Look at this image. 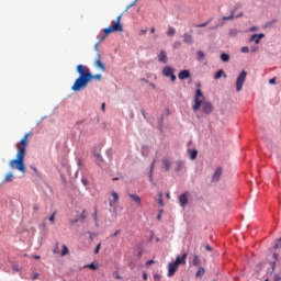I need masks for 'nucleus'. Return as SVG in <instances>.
Masks as SVG:
<instances>
[{
	"instance_id": "nucleus-1",
	"label": "nucleus",
	"mask_w": 281,
	"mask_h": 281,
	"mask_svg": "<svg viewBox=\"0 0 281 281\" xmlns=\"http://www.w3.org/2000/svg\"><path fill=\"white\" fill-rule=\"evenodd\" d=\"M30 134H25L23 138L16 144L18 153L15 159L10 160V168L19 170V172L25 173V153L30 140L27 139Z\"/></svg>"
},
{
	"instance_id": "nucleus-2",
	"label": "nucleus",
	"mask_w": 281,
	"mask_h": 281,
	"mask_svg": "<svg viewBox=\"0 0 281 281\" xmlns=\"http://www.w3.org/2000/svg\"><path fill=\"white\" fill-rule=\"evenodd\" d=\"M113 32H124V26H122V14L116 18V22L112 26L103 30L104 35H101L99 41L94 44V52H97V54H100V43L104 41L109 34H113Z\"/></svg>"
},
{
	"instance_id": "nucleus-3",
	"label": "nucleus",
	"mask_w": 281,
	"mask_h": 281,
	"mask_svg": "<svg viewBox=\"0 0 281 281\" xmlns=\"http://www.w3.org/2000/svg\"><path fill=\"white\" fill-rule=\"evenodd\" d=\"M205 100V97L203 95V92L201 89H196L195 97H194V104H193V111H199L202 106L203 113L206 115H210L214 111V106L210 102H203Z\"/></svg>"
},
{
	"instance_id": "nucleus-4",
	"label": "nucleus",
	"mask_w": 281,
	"mask_h": 281,
	"mask_svg": "<svg viewBox=\"0 0 281 281\" xmlns=\"http://www.w3.org/2000/svg\"><path fill=\"white\" fill-rule=\"evenodd\" d=\"M91 80L93 79H88L87 77H78L71 86V91H85V89H87Z\"/></svg>"
},
{
	"instance_id": "nucleus-5",
	"label": "nucleus",
	"mask_w": 281,
	"mask_h": 281,
	"mask_svg": "<svg viewBox=\"0 0 281 281\" xmlns=\"http://www.w3.org/2000/svg\"><path fill=\"white\" fill-rule=\"evenodd\" d=\"M77 72L79 74V78H88L93 80V74H91V70L85 65H78Z\"/></svg>"
},
{
	"instance_id": "nucleus-6",
	"label": "nucleus",
	"mask_w": 281,
	"mask_h": 281,
	"mask_svg": "<svg viewBox=\"0 0 281 281\" xmlns=\"http://www.w3.org/2000/svg\"><path fill=\"white\" fill-rule=\"evenodd\" d=\"M162 76H165V78H171V82H175L177 80V76L175 75V68L170 66H165L162 68Z\"/></svg>"
},
{
	"instance_id": "nucleus-7",
	"label": "nucleus",
	"mask_w": 281,
	"mask_h": 281,
	"mask_svg": "<svg viewBox=\"0 0 281 281\" xmlns=\"http://www.w3.org/2000/svg\"><path fill=\"white\" fill-rule=\"evenodd\" d=\"M246 78H247V71L243 70L240 72V75L238 76L237 81H236V89H237V91H241L243 90V85H245Z\"/></svg>"
},
{
	"instance_id": "nucleus-8",
	"label": "nucleus",
	"mask_w": 281,
	"mask_h": 281,
	"mask_svg": "<svg viewBox=\"0 0 281 281\" xmlns=\"http://www.w3.org/2000/svg\"><path fill=\"white\" fill-rule=\"evenodd\" d=\"M93 65L100 71H106V65L102 63V55L100 53L97 54V58L94 59Z\"/></svg>"
},
{
	"instance_id": "nucleus-9",
	"label": "nucleus",
	"mask_w": 281,
	"mask_h": 281,
	"mask_svg": "<svg viewBox=\"0 0 281 281\" xmlns=\"http://www.w3.org/2000/svg\"><path fill=\"white\" fill-rule=\"evenodd\" d=\"M190 196V193L188 191L181 193L178 198L180 207H188V199Z\"/></svg>"
},
{
	"instance_id": "nucleus-10",
	"label": "nucleus",
	"mask_w": 281,
	"mask_h": 281,
	"mask_svg": "<svg viewBox=\"0 0 281 281\" xmlns=\"http://www.w3.org/2000/svg\"><path fill=\"white\" fill-rule=\"evenodd\" d=\"M179 270V266L173 261L168 265V277L172 278L175 273Z\"/></svg>"
},
{
	"instance_id": "nucleus-11",
	"label": "nucleus",
	"mask_w": 281,
	"mask_h": 281,
	"mask_svg": "<svg viewBox=\"0 0 281 281\" xmlns=\"http://www.w3.org/2000/svg\"><path fill=\"white\" fill-rule=\"evenodd\" d=\"M158 60H159V63H164V65L168 64V54L166 53L165 49L160 50V53L158 55Z\"/></svg>"
},
{
	"instance_id": "nucleus-12",
	"label": "nucleus",
	"mask_w": 281,
	"mask_h": 281,
	"mask_svg": "<svg viewBox=\"0 0 281 281\" xmlns=\"http://www.w3.org/2000/svg\"><path fill=\"white\" fill-rule=\"evenodd\" d=\"M223 175V167H218L216 170H215V172H214V175H213V177H212V181H215V182H218V181H221V176Z\"/></svg>"
},
{
	"instance_id": "nucleus-13",
	"label": "nucleus",
	"mask_w": 281,
	"mask_h": 281,
	"mask_svg": "<svg viewBox=\"0 0 281 281\" xmlns=\"http://www.w3.org/2000/svg\"><path fill=\"white\" fill-rule=\"evenodd\" d=\"M187 258H188V252H184L181 257H177L176 261L173 262L179 267V265H186Z\"/></svg>"
},
{
	"instance_id": "nucleus-14",
	"label": "nucleus",
	"mask_w": 281,
	"mask_h": 281,
	"mask_svg": "<svg viewBox=\"0 0 281 281\" xmlns=\"http://www.w3.org/2000/svg\"><path fill=\"white\" fill-rule=\"evenodd\" d=\"M261 38H265V34L263 33H261V34H252L249 41H250V43L255 42L256 45H258L260 43Z\"/></svg>"
},
{
	"instance_id": "nucleus-15",
	"label": "nucleus",
	"mask_w": 281,
	"mask_h": 281,
	"mask_svg": "<svg viewBox=\"0 0 281 281\" xmlns=\"http://www.w3.org/2000/svg\"><path fill=\"white\" fill-rule=\"evenodd\" d=\"M162 166L165 168V172H169L170 171V166H172V162L170 161V158H162Z\"/></svg>"
},
{
	"instance_id": "nucleus-16",
	"label": "nucleus",
	"mask_w": 281,
	"mask_h": 281,
	"mask_svg": "<svg viewBox=\"0 0 281 281\" xmlns=\"http://www.w3.org/2000/svg\"><path fill=\"white\" fill-rule=\"evenodd\" d=\"M178 78L179 80H188V78H190V70H181L179 74H178Z\"/></svg>"
},
{
	"instance_id": "nucleus-17",
	"label": "nucleus",
	"mask_w": 281,
	"mask_h": 281,
	"mask_svg": "<svg viewBox=\"0 0 281 281\" xmlns=\"http://www.w3.org/2000/svg\"><path fill=\"white\" fill-rule=\"evenodd\" d=\"M175 166L176 172H181L186 168V162H183V160H178Z\"/></svg>"
},
{
	"instance_id": "nucleus-18",
	"label": "nucleus",
	"mask_w": 281,
	"mask_h": 281,
	"mask_svg": "<svg viewBox=\"0 0 281 281\" xmlns=\"http://www.w3.org/2000/svg\"><path fill=\"white\" fill-rule=\"evenodd\" d=\"M183 38V43H188L189 45L194 43V37H192V35H190L189 33H184L182 35Z\"/></svg>"
},
{
	"instance_id": "nucleus-19",
	"label": "nucleus",
	"mask_w": 281,
	"mask_h": 281,
	"mask_svg": "<svg viewBox=\"0 0 281 281\" xmlns=\"http://www.w3.org/2000/svg\"><path fill=\"white\" fill-rule=\"evenodd\" d=\"M128 196L136 205H142V198L139 195L130 193Z\"/></svg>"
},
{
	"instance_id": "nucleus-20",
	"label": "nucleus",
	"mask_w": 281,
	"mask_h": 281,
	"mask_svg": "<svg viewBox=\"0 0 281 281\" xmlns=\"http://www.w3.org/2000/svg\"><path fill=\"white\" fill-rule=\"evenodd\" d=\"M192 265L193 267H201V259L199 258V255H193Z\"/></svg>"
},
{
	"instance_id": "nucleus-21",
	"label": "nucleus",
	"mask_w": 281,
	"mask_h": 281,
	"mask_svg": "<svg viewBox=\"0 0 281 281\" xmlns=\"http://www.w3.org/2000/svg\"><path fill=\"white\" fill-rule=\"evenodd\" d=\"M189 154H190V159L192 160V161H194V159H196V157H198V155H199V150H196V149H189Z\"/></svg>"
},
{
	"instance_id": "nucleus-22",
	"label": "nucleus",
	"mask_w": 281,
	"mask_h": 281,
	"mask_svg": "<svg viewBox=\"0 0 281 281\" xmlns=\"http://www.w3.org/2000/svg\"><path fill=\"white\" fill-rule=\"evenodd\" d=\"M156 159L153 160L151 166H150V170H149V181L150 183H153V171L155 170V164H156Z\"/></svg>"
},
{
	"instance_id": "nucleus-23",
	"label": "nucleus",
	"mask_w": 281,
	"mask_h": 281,
	"mask_svg": "<svg viewBox=\"0 0 281 281\" xmlns=\"http://www.w3.org/2000/svg\"><path fill=\"white\" fill-rule=\"evenodd\" d=\"M202 276H205V268L199 267L195 278H201Z\"/></svg>"
},
{
	"instance_id": "nucleus-24",
	"label": "nucleus",
	"mask_w": 281,
	"mask_h": 281,
	"mask_svg": "<svg viewBox=\"0 0 281 281\" xmlns=\"http://www.w3.org/2000/svg\"><path fill=\"white\" fill-rule=\"evenodd\" d=\"M221 60L222 63H229V55L227 53H222Z\"/></svg>"
},
{
	"instance_id": "nucleus-25",
	"label": "nucleus",
	"mask_w": 281,
	"mask_h": 281,
	"mask_svg": "<svg viewBox=\"0 0 281 281\" xmlns=\"http://www.w3.org/2000/svg\"><path fill=\"white\" fill-rule=\"evenodd\" d=\"M13 177L14 176L12 173H7L4 177V183H12Z\"/></svg>"
},
{
	"instance_id": "nucleus-26",
	"label": "nucleus",
	"mask_w": 281,
	"mask_h": 281,
	"mask_svg": "<svg viewBox=\"0 0 281 281\" xmlns=\"http://www.w3.org/2000/svg\"><path fill=\"white\" fill-rule=\"evenodd\" d=\"M175 34H177V30H175V27L172 26H169L167 31V36H175Z\"/></svg>"
},
{
	"instance_id": "nucleus-27",
	"label": "nucleus",
	"mask_w": 281,
	"mask_h": 281,
	"mask_svg": "<svg viewBox=\"0 0 281 281\" xmlns=\"http://www.w3.org/2000/svg\"><path fill=\"white\" fill-rule=\"evenodd\" d=\"M85 269H91L92 271H98V266L95 263H89L85 266Z\"/></svg>"
},
{
	"instance_id": "nucleus-28",
	"label": "nucleus",
	"mask_w": 281,
	"mask_h": 281,
	"mask_svg": "<svg viewBox=\"0 0 281 281\" xmlns=\"http://www.w3.org/2000/svg\"><path fill=\"white\" fill-rule=\"evenodd\" d=\"M235 12H236V11L233 10L232 13H231V15H229V16H223V18H222V21H233V19H234V13H235Z\"/></svg>"
},
{
	"instance_id": "nucleus-29",
	"label": "nucleus",
	"mask_w": 281,
	"mask_h": 281,
	"mask_svg": "<svg viewBox=\"0 0 281 281\" xmlns=\"http://www.w3.org/2000/svg\"><path fill=\"white\" fill-rule=\"evenodd\" d=\"M223 74H224L223 69H220V70L214 75V79H215V80L221 79V78L223 77Z\"/></svg>"
},
{
	"instance_id": "nucleus-30",
	"label": "nucleus",
	"mask_w": 281,
	"mask_h": 281,
	"mask_svg": "<svg viewBox=\"0 0 281 281\" xmlns=\"http://www.w3.org/2000/svg\"><path fill=\"white\" fill-rule=\"evenodd\" d=\"M158 204L160 207H164V193L158 194Z\"/></svg>"
},
{
	"instance_id": "nucleus-31",
	"label": "nucleus",
	"mask_w": 281,
	"mask_h": 281,
	"mask_svg": "<svg viewBox=\"0 0 281 281\" xmlns=\"http://www.w3.org/2000/svg\"><path fill=\"white\" fill-rule=\"evenodd\" d=\"M94 157H97V164L100 166L102 161H104V158H102V155L100 154H94Z\"/></svg>"
},
{
	"instance_id": "nucleus-32",
	"label": "nucleus",
	"mask_w": 281,
	"mask_h": 281,
	"mask_svg": "<svg viewBox=\"0 0 281 281\" xmlns=\"http://www.w3.org/2000/svg\"><path fill=\"white\" fill-rule=\"evenodd\" d=\"M111 196L114 199V203H117L120 201V195L117 194V192L113 191L111 193Z\"/></svg>"
},
{
	"instance_id": "nucleus-33",
	"label": "nucleus",
	"mask_w": 281,
	"mask_h": 281,
	"mask_svg": "<svg viewBox=\"0 0 281 281\" xmlns=\"http://www.w3.org/2000/svg\"><path fill=\"white\" fill-rule=\"evenodd\" d=\"M68 254H69V248H67V245H63L61 256H67Z\"/></svg>"
},
{
	"instance_id": "nucleus-34",
	"label": "nucleus",
	"mask_w": 281,
	"mask_h": 281,
	"mask_svg": "<svg viewBox=\"0 0 281 281\" xmlns=\"http://www.w3.org/2000/svg\"><path fill=\"white\" fill-rule=\"evenodd\" d=\"M205 58V53L203 50H198V60H203Z\"/></svg>"
},
{
	"instance_id": "nucleus-35",
	"label": "nucleus",
	"mask_w": 281,
	"mask_h": 281,
	"mask_svg": "<svg viewBox=\"0 0 281 281\" xmlns=\"http://www.w3.org/2000/svg\"><path fill=\"white\" fill-rule=\"evenodd\" d=\"M48 221L52 223V225H54V223H56V212H54V213L49 216Z\"/></svg>"
},
{
	"instance_id": "nucleus-36",
	"label": "nucleus",
	"mask_w": 281,
	"mask_h": 281,
	"mask_svg": "<svg viewBox=\"0 0 281 281\" xmlns=\"http://www.w3.org/2000/svg\"><path fill=\"white\" fill-rule=\"evenodd\" d=\"M101 247H102V243H99V244L97 245L95 249H94V254H95V255L100 254Z\"/></svg>"
},
{
	"instance_id": "nucleus-37",
	"label": "nucleus",
	"mask_w": 281,
	"mask_h": 281,
	"mask_svg": "<svg viewBox=\"0 0 281 281\" xmlns=\"http://www.w3.org/2000/svg\"><path fill=\"white\" fill-rule=\"evenodd\" d=\"M241 53L249 54V47H247V46L241 47Z\"/></svg>"
},
{
	"instance_id": "nucleus-38",
	"label": "nucleus",
	"mask_w": 281,
	"mask_h": 281,
	"mask_svg": "<svg viewBox=\"0 0 281 281\" xmlns=\"http://www.w3.org/2000/svg\"><path fill=\"white\" fill-rule=\"evenodd\" d=\"M135 3H137L136 0H134L131 4H128V5L126 7V9H125V12L128 11V10H131V8H133V5H135Z\"/></svg>"
},
{
	"instance_id": "nucleus-39",
	"label": "nucleus",
	"mask_w": 281,
	"mask_h": 281,
	"mask_svg": "<svg viewBox=\"0 0 281 281\" xmlns=\"http://www.w3.org/2000/svg\"><path fill=\"white\" fill-rule=\"evenodd\" d=\"M179 47H181V42H175L173 43V48L179 49Z\"/></svg>"
},
{
	"instance_id": "nucleus-40",
	"label": "nucleus",
	"mask_w": 281,
	"mask_h": 281,
	"mask_svg": "<svg viewBox=\"0 0 281 281\" xmlns=\"http://www.w3.org/2000/svg\"><path fill=\"white\" fill-rule=\"evenodd\" d=\"M154 281H161L160 274H154Z\"/></svg>"
},
{
	"instance_id": "nucleus-41",
	"label": "nucleus",
	"mask_w": 281,
	"mask_h": 281,
	"mask_svg": "<svg viewBox=\"0 0 281 281\" xmlns=\"http://www.w3.org/2000/svg\"><path fill=\"white\" fill-rule=\"evenodd\" d=\"M281 247V238L278 240V243L274 245V249H280Z\"/></svg>"
},
{
	"instance_id": "nucleus-42",
	"label": "nucleus",
	"mask_w": 281,
	"mask_h": 281,
	"mask_svg": "<svg viewBox=\"0 0 281 281\" xmlns=\"http://www.w3.org/2000/svg\"><path fill=\"white\" fill-rule=\"evenodd\" d=\"M93 78L95 80H102V75H100V74L93 75Z\"/></svg>"
},
{
	"instance_id": "nucleus-43",
	"label": "nucleus",
	"mask_w": 281,
	"mask_h": 281,
	"mask_svg": "<svg viewBox=\"0 0 281 281\" xmlns=\"http://www.w3.org/2000/svg\"><path fill=\"white\" fill-rule=\"evenodd\" d=\"M150 265H155V261L154 260L146 261V267H150Z\"/></svg>"
},
{
	"instance_id": "nucleus-44",
	"label": "nucleus",
	"mask_w": 281,
	"mask_h": 281,
	"mask_svg": "<svg viewBox=\"0 0 281 281\" xmlns=\"http://www.w3.org/2000/svg\"><path fill=\"white\" fill-rule=\"evenodd\" d=\"M101 111L105 112L106 111V103L101 104Z\"/></svg>"
},
{
	"instance_id": "nucleus-45",
	"label": "nucleus",
	"mask_w": 281,
	"mask_h": 281,
	"mask_svg": "<svg viewBox=\"0 0 281 281\" xmlns=\"http://www.w3.org/2000/svg\"><path fill=\"white\" fill-rule=\"evenodd\" d=\"M238 32L236 30H231V36H236Z\"/></svg>"
},
{
	"instance_id": "nucleus-46",
	"label": "nucleus",
	"mask_w": 281,
	"mask_h": 281,
	"mask_svg": "<svg viewBox=\"0 0 281 281\" xmlns=\"http://www.w3.org/2000/svg\"><path fill=\"white\" fill-rule=\"evenodd\" d=\"M207 23H210V22H205L203 24H198L196 27H205V25H207Z\"/></svg>"
},
{
	"instance_id": "nucleus-47",
	"label": "nucleus",
	"mask_w": 281,
	"mask_h": 281,
	"mask_svg": "<svg viewBox=\"0 0 281 281\" xmlns=\"http://www.w3.org/2000/svg\"><path fill=\"white\" fill-rule=\"evenodd\" d=\"M146 32H148V30L147 29H143V30H140L139 34L144 35V34H146Z\"/></svg>"
},
{
	"instance_id": "nucleus-48",
	"label": "nucleus",
	"mask_w": 281,
	"mask_h": 281,
	"mask_svg": "<svg viewBox=\"0 0 281 281\" xmlns=\"http://www.w3.org/2000/svg\"><path fill=\"white\" fill-rule=\"evenodd\" d=\"M269 85H276V78L270 79Z\"/></svg>"
},
{
	"instance_id": "nucleus-49",
	"label": "nucleus",
	"mask_w": 281,
	"mask_h": 281,
	"mask_svg": "<svg viewBox=\"0 0 281 281\" xmlns=\"http://www.w3.org/2000/svg\"><path fill=\"white\" fill-rule=\"evenodd\" d=\"M38 273H35L33 277H32V280H38Z\"/></svg>"
},
{
	"instance_id": "nucleus-50",
	"label": "nucleus",
	"mask_w": 281,
	"mask_h": 281,
	"mask_svg": "<svg viewBox=\"0 0 281 281\" xmlns=\"http://www.w3.org/2000/svg\"><path fill=\"white\" fill-rule=\"evenodd\" d=\"M206 251H212V247L210 245L205 246Z\"/></svg>"
},
{
	"instance_id": "nucleus-51",
	"label": "nucleus",
	"mask_w": 281,
	"mask_h": 281,
	"mask_svg": "<svg viewBox=\"0 0 281 281\" xmlns=\"http://www.w3.org/2000/svg\"><path fill=\"white\" fill-rule=\"evenodd\" d=\"M143 280H148V274H146V272L143 273Z\"/></svg>"
},
{
	"instance_id": "nucleus-52",
	"label": "nucleus",
	"mask_w": 281,
	"mask_h": 281,
	"mask_svg": "<svg viewBox=\"0 0 281 281\" xmlns=\"http://www.w3.org/2000/svg\"><path fill=\"white\" fill-rule=\"evenodd\" d=\"M33 172H35V175H38V169H36V167H32Z\"/></svg>"
},
{
	"instance_id": "nucleus-53",
	"label": "nucleus",
	"mask_w": 281,
	"mask_h": 281,
	"mask_svg": "<svg viewBox=\"0 0 281 281\" xmlns=\"http://www.w3.org/2000/svg\"><path fill=\"white\" fill-rule=\"evenodd\" d=\"M93 218H94V221L98 220V211H95V212L93 213Z\"/></svg>"
},
{
	"instance_id": "nucleus-54",
	"label": "nucleus",
	"mask_w": 281,
	"mask_h": 281,
	"mask_svg": "<svg viewBox=\"0 0 281 281\" xmlns=\"http://www.w3.org/2000/svg\"><path fill=\"white\" fill-rule=\"evenodd\" d=\"M33 210H34V212H38V210H40L38 205H35V206L33 207Z\"/></svg>"
},
{
	"instance_id": "nucleus-55",
	"label": "nucleus",
	"mask_w": 281,
	"mask_h": 281,
	"mask_svg": "<svg viewBox=\"0 0 281 281\" xmlns=\"http://www.w3.org/2000/svg\"><path fill=\"white\" fill-rule=\"evenodd\" d=\"M117 234H120V231H116L114 234H112V237L115 238V236H117Z\"/></svg>"
},
{
	"instance_id": "nucleus-56",
	"label": "nucleus",
	"mask_w": 281,
	"mask_h": 281,
	"mask_svg": "<svg viewBox=\"0 0 281 281\" xmlns=\"http://www.w3.org/2000/svg\"><path fill=\"white\" fill-rule=\"evenodd\" d=\"M251 52L254 53V52H258V47L256 46V47H252L251 48Z\"/></svg>"
},
{
	"instance_id": "nucleus-57",
	"label": "nucleus",
	"mask_w": 281,
	"mask_h": 281,
	"mask_svg": "<svg viewBox=\"0 0 281 281\" xmlns=\"http://www.w3.org/2000/svg\"><path fill=\"white\" fill-rule=\"evenodd\" d=\"M157 220L161 221V213L158 214Z\"/></svg>"
},
{
	"instance_id": "nucleus-58",
	"label": "nucleus",
	"mask_w": 281,
	"mask_h": 281,
	"mask_svg": "<svg viewBox=\"0 0 281 281\" xmlns=\"http://www.w3.org/2000/svg\"><path fill=\"white\" fill-rule=\"evenodd\" d=\"M150 33H151V34H155V27H151V29H150Z\"/></svg>"
},
{
	"instance_id": "nucleus-59",
	"label": "nucleus",
	"mask_w": 281,
	"mask_h": 281,
	"mask_svg": "<svg viewBox=\"0 0 281 281\" xmlns=\"http://www.w3.org/2000/svg\"><path fill=\"white\" fill-rule=\"evenodd\" d=\"M142 155L146 157V151L144 149L142 150Z\"/></svg>"
},
{
	"instance_id": "nucleus-60",
	"label": "nucleus",
	"mask_w": 281,
	"mask_h": 281,
	"mask_svg": "<svg viewBox=\"0 0 281 281\" xmlns=\"http://www.w3.org/2000/svg\"><path fill=\"white\" fill-rule=\"evenodd\" d=\"M112 180L113 181H120V178H113Z\"/></svg>"
},
{
	"instance_id": "nucleus-61",
	"label": "nucleus",
	"mask_w": 281,
	"mask_h": 281,
	"mask_svg": "<svg viewBox=\"0 0 281 281\" xmlns=\"http://www.w3.org/2000/svg\"><path fill=\"white\" fill-rule=\"evenodd\" d=\"M273 258L277 259L278 258V254H273Z\"/></svg>"
},
{
	"instance_id": "nucleus-62",
	"label": "nucleus",
	"mask_w": 281,
	"mask_h": 281,
	"mask_svg": "<svg viewBox=\"0 0 281 281\" xmlns=\"http://www.w3.org/2000/svg\"><path fill=\"white\" fill-rule=\"evenodd\" d=\"M216 27H218V26H212L211 30H216Z\"/></svg>"
},
{
	"instance_id": "nucleus-63",
	"label": "nucleus",
	"mask_w": 281,
	"mask_h": 281,
	"mask_svg": "<svg viewBox=\"0 0 281 281\" xmlns=\"http://www.w3.org/2000/svg\"><path fill=\"white\" fill-rule=\"evenodd\" d=\"M150 87H151L153 89H155V85H154V83H150Z\"/></svg>"
},
{
	"instance_id": "nucleus-64",
	"label": "nucleus",
	"mask_w": 281,
	"mask_h": 281,
	"mask_svg": "<svg viewBox=\"0 0 281 281\" xmlns=\"http://www.w3.org/2000/svg\"><path fill=\"white\" fill-rule=\"evenodd\" d=\"M167 199H170V193H167Z\"/></svg>"
}]
</instances>
